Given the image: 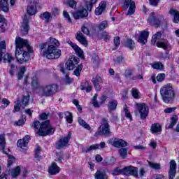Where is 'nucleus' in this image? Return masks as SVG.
Returning <instances> with one entry per match:
<instances>
[{"mask_svg": "<svg viewBox=\"0 0 179 179\" xmlns=\"http://www.w3.org/2000/svg\"><path fill=\"white\" fill-rule=\"evenodd\" d=\"M79 64V59L78 57L72 56L66 62V69L68 71H73L76 65Z\"/></svg>", "mask_w": 179, "mask_h": 179, "instance_id": "13", "label": "nucleus"}, {"mask_svg": "<svg viewBox=\"0 0 179 179\" xmlns=\"http://www.w3.org/2000/svg\"><path fill=\"white\" fill-rule=\"evenodd\" d=\"M131 94L134 99H138L139 97V92L136 88L131 90Z\"/></svg>", "mask_w": 179, "mask_h": 179, "instance_id": "59", "label": "nucleus"}, {"mask_svg": "<svg viewBox=\"0 0 179 179\" xmlns=\"http://www.w3.org/2000/svg\"><path fill=\"white\" fill-rule=\"evenodd\" d=\"M41 19L45 20V23H48L50 22V19H51V13L48 11H46L40 15Z\"/></svg>", "mask_w": 179, "mask_h": 179, "instance_id": "35", "label": "nucleus"}, {"mask_svg": "<svg viewBox=\"0 0 179 179\" xmlns=\"http://www.w3.org/2000/svg\"><path fill=\"white\" fill-rule=\"evenodd\" d=\"M169 13L172 15L174 16L173 17V23H178L179 22V12L173 8H171L169 10Z\"/></svg>", "mask_w": 179, "mask_h": 179, "instance_id": "29", "label": "nucleus"}, {"mask_svg": "<svg viewBox=\"0 0 179 179\" xmlns=\"http://www.w3.org/2000/svg\"><path fill=\"white\" fill-rule=\"evenodd\" d=\"M176 169H177V164L176 163V161L173 159L171 160L169 170L176 171Z\"/></svg>", "mask_w": 179, "mask_h": 179, "instance_id": "57", "label": "nucleus"}, {"mask_svg": "<svg viewBox=\"0 0 179 179\" xmlns=\"http://www.w3.org/2000/svg\"><path fill=\"white\" fill-rule=\"evenodd\" d=\"M48 44L47 43L39 45V48L43 57L48 59H57L61 57V50L57 49L59 47V41L55 38L50 37Z\"/></svg>", "mask_w": 179, "mask_h": 179, "instance_id": "2", "label": "nucleus"}, {"mask_svg": "<svg viewBox=\"0 0 179 179\" xmlns=\"http://www.w3.org/2000/svg\"><path fill=\"white\" fill-rule=\"evenodd\" d=\"M64 115L67 122H69V124H72L73 121V117L72 116V113H71L70 112H66L64 113Z\"/></svg>", "mask_w": 179, "mask_h": 179, "instance_id": "42", "label": "nucleus"}, {"mask_svg": "<svg viewBox=\"0 0 179 179\" xmlns=\"http://www.w3.org/2000/svg\"><path fill=\"white\" fill-rule=\"evenodd\" d=\"M150 131L152 134H157V132H162V126L159 123H155L152 124Z\"/></svg>", "mask_w": 179, "mask_h": 179, "instance_id": "31", "label": "nucleus"}, {"mask_svg": "<svg viewBox=\"0 0 179 179\" xmlns=\"http://www.w3.org/2000/svg\"><path fill=\"white\" fill-rule=\"evenodd\" d=\"M126 47L129 48V50H134V48L135 47V42H134L132 39H127L126 42Z\"/></svg>", "mask_w": 179, "mask_h": 179, "instance_id": "46", "label": "nucleus"}, {"mask_svg": "<svg viewBox=\"0 0 179 179\" xmlns=\"http://www.w3.org/2000/svg\"><path fill=\"white\" fill-rule=\"evenodd\" d=\"M163 31H157L155 34H154L151 40V44L153 45L157 44V47H158V48L167 50V48H169V45H170V43L167 39L162 38L163 37Z\"/></svg>", "mask_w": 179, "mask_h": 179, "instance_id": "5", "label": "nucleus"}, {"mask_svg": "<svg viewBox=\"0 0 179 179\" xmlns=\"http://www.w3.org/2000/svg\"><path fill=\"white\" fill-rule=\"evenodd\" d=\"M149 37V31H142L138 37V43L145 45L148 43V38Z\"/></svg>", "mask_w": 179, "mask_h": 179, "instance_id": "23", "label": "nucleus"}, {"mask_svg": "<svg viewBox=\"0 0 179 179\" xmlns=\"http://www.w3.org/2000/svg\"><path fill=\"white\" fill-rule=\"evenodd\" d=\"M106 1H101L99 3V6L95 9V15L97 16L100 15L101 13H103L106 10Z\"/></svg>", "mask_w": 179, "mask_h": 179, "instance_id": "25", "label": "nucleus"}, {"mask_svg": "<svg viewBox=\"0 0 179 179\" xmlns=\"http://www.w3.org/2000/svg\"><path fill=\"white\" fill-rule=\"evenodd\" d=\"M103 149V148H106V143L104 142H101L100 144H94L91 146H88L86 148H83L82 149L83 153H89L91 150H96V149Z\"/></svg>", "mask_w": 179, "mask_h": 179, "instance_id": "17", "label": "nucleus"}, {"mask_svg": "<svg viewBox=\"0 0 179 179\" xmlns=\"http://www.w3.org/2000/svg\"><path fill=\"white\" fill-rule=\"evenodd\" d=\"M9 160L8 161L7 167L8 169H10V166L15 163V157H13L12 155L8 156Z\"/></svg>", "mask_w": 179, "mask_h": 179, "instance_id": "54", "label": "nucleus"}, {"mask_svg": "<svg viewBox=\"0 0 179 179\" xmlns=\"http://www.w3.org/2000/svg\"><path fill=\"white\" fill-rule=\"evenodd\" d=\"M124 176H132L136 178L139 177V174L138 173V168L134 166H128L123 168Z\"/></svg>", "mask_w": 179, "mask_h": 179, "instance_id": "10", "label": "nucleus"}, {"mask_svg": "<svg viewBox=\"0 0 179 179\" xmlns=\"http://www.w3.org/2000/svg\"><path fill=\"white\" fill-rule=\"evenodd\" d=\"M48 171L49 174H50V176H55V174H58V173L61 171V169L59 168V166H58V165H57V163L53 162L48 168Z\"/></svg>", "mask_w": 179, "mask_h": 179, "instance_id": "20", "label": "nucleus"}, {"mask_svg": "<svg viewBox=\"0 0 179 179\" xmlns=\"http://www.w3.org/2000/svg\"><path fill=\"white\" fill-rule=\"evenodd\" d=\"M4 62H8V64H10L12 62V61H13L15 59H13V57H12V55L9 53H7L4 55L3 58Z\"/></svg>", "mask_w": 179, "mask_h": 179, "instance_id": "47", "label": "nucleus"}, {"mask_svg": "<svg viewBox=\"0 0 179 179\" xmlns=\"http://www.w3.org/2000/svg\"><path fill=\"white\" fill-rule=\"evenodd\" d=\"M30 142V136H25L23 139L19 140L17 143L18 148H20L21 152H26L27 150V145Z\"/></svg>", "mask_w": 179, "mask_h": 179, "instance_id": "14", "label": "nucleus"}, {"mask_svg": "<svg viewBox=\"0 0 179 179\" xmlns=\"http://www.w3.org/2000/svg\"><path fill=\"white\" fill-rule=\"evenodd\" d=\"M34 128L38 129V134L39 136H47V135H52L55 132V128L51 126L50 120H45L40 124L39 121H35L33 124Z\"/></svg>", "mask_w": 179, "mask_h": 179, "instance_id": "3", "label": "nucleus"}, {"mask_svg": "<svg viewBox=\"0 0 179 179\" xmlns=\"http://www.w3.org/2000/svg\"><path fill=\"white\" fill-rule=\"evenodd\" d=\"M82 69H83V65H78V66L74 70L73 75H75L77 77L80 76V72H82Z\"/></svg>", "mask_w": 179, "mask_h": 179, "instance_id": "43", "label": "nucleus"}, {"mask_svg": "<svg viewBox=\"0 0 179 179\" xmlns=\"http://www.w3.org/2000/svg\"><path fill=\"white\" fill-rule=\"evenodd\" d=\"M67 43L69 44V45H71V47H72V48L74 50L77 55L80 57V58H83V50H82V49H80L78 45L71 41H69Z\"/></svg>", "mask_w": 179, "mask_h": 179, "instance_id": "21", "label": "nucleus"}, {"mask_svg": "<svg viewBox=\"0 0 179 179\" xmlns=\"http://www.w3.org/2000/svg\"><path fill=\"white\" fill-rule=\"evenodd\" d=\"M63 15H64V17H65V19L67 20V22L69 23H72V19L71 18V16L69 15V13H68V11L64 10Z\"/></svg>", "mask_w": 179, "mask_h": 179, "instance_id": "53", "label": "nucleus"}, {"mask_svg": "<svg viewBox=\"0 0 179 179\" xmlns=\"http://www.w3.org/2000/svg\"><path fill=\"white\" fill-rule=\"evenodd\" d=\"M160 94L164 103L169 104V103L173 101L174 97H176V92H174L173 85L166 84L164 85L160 89Z\"/></svg>", "mask_w": 179, "mask_h": 179, "instance_id": "4", "label": "nucleus"}, {"mask_svg": "<svg viewBox=\"0 0 179 179\" xmlns=\"http://www.w3.org/2000/svg\"><path fill=\"white\" fill-rule=\"evenodd\" d=\"M20 33L22 36H26L29 34V19H27V14H25L23 17Z\"/></svg>", "mask_w": 179, "mask_h": 179, "instance_id": "15", "label": "nucleus"}, {"mask_svg": "<svg viewBox=\"0 0 179 179\" xmlns=\"http://www.w3.org/2000/svg\"><path fill=\"white\" fill-rule=\"evenodd\" d=\"M78 124H80V125H81V127H83L85 129H88V131L91 129L90 125H89V124L85 122V120H83V119L78 117Z\"/></svg>", "mask_w": 179, "mask_h": 179, "instance_id": "39", "label": "nucleus"}, {"mask_svg": "<svg viewBox=\"0 0 179 179\" xmlns=\"http://www.w3.org/2000/svg\"><path fill=\"white\" fill-rule=\"evenodd\" d=\"M127 141L122 139L115 138L112 143V145L115 148H124L127 146Z\"/></svg>", "mask_w": 179, "mask_h": 179, "instance_id": "24", "label": "nucleus"}, {"mask_svg": "<svg viewBox=\"0 0 179 179\" xmlns=\"http://www.w3.org/2000/svg\"><path fill=\"white\" fill-rule=\"evenodd\" d=\"M30 100V94H27V96H23L22 101H20V108H24L26 106H29V101Z\"/></svg>", "mask_w": 179, "mask_h": 179, "instance_id": "28", "label": "nucleus"}, {"mask_svg": "<svg viewBox=\"0 0 179 179\" xmlns=\"http://www.w3.org/2000/svg\"><path fill=\"white\" fill-rule=\"evenodd\" d=\"M176 173H177V171L169 170V179H173L176 177Z\"/></svg>", "mask_w": 179, "mask_h": 179, "instance_id": "63", "label": "nucleus"}, {"mask_svg": "<svg viewBox=\"0 0 179 179\" xmlns=\"http://www.w3.org/2000/svg\"><path fill=\"white\" fill-rule=\"evenodd\" d=\"M151 179H164V176L161 174H154L152 176Z\"/></svg>", "mask_w": 179, "mask_h": 179, "instance_id": "64", "label": "nucleus"}, {"mask_svg": "<svg viewBox=\"0 0 179 179\" xmlns=\"http://www.w3.org/2000/svg\"><path fill=\"white\" fill-rule=\"evenodd\" d=\"M37 6H40L39 0H29V5L27 6V13L31 16L37 13Z\"/></svg>", "mask_w": 179, "mask_h": 179, "instance_id": "9", "label": "nucleus"}, {"mask_svg": "<svg viewBox=\"0 0 179 179\" xmlns=\"http://www.w3.org/2000/svg\"><path fill=\"white\" fill-rule=\"evenodd\" d=\"M6 144L5 137H3V136H0V150H1L2 153L4 155H8V151L5 150Z\"/></svg>", "mask_w": 179, "mask_h": 179, "instance_id": "30", "label": "nucleus"}, {"mask_svg": "<svg viewBox=\"0 0 179 179\" xmlns=\"http://www.w3.org/2000/svg\"><path fill=\"white\" fill-rule=\"evenodd\" d=\"M41 92L42 96L45 97H52V96L58 92V85L56 84H50L42 86L41 87Z\"/></svg>", "mask_w": 179, "mask_h": 179, "instance_id": "6", "label": "nucleus"}, {"mask_svg": "<svg viewBox=\"0 0 179 179\" xmlns=\"http://www.w3.org/2000/svg\"><path fill=\"white\" fill-rule=\"evenodd\" d=\"M66 5H69L70 8H72L73 9L76 8V1L74 0H69L66 2Z\"/></svg>", "mask_w": 179, "mask_h": 179, "instance_id": "56", "label": "nucleus"}, {"mask_svg": "<svg viewBox=\"0 0 179 179\" xmlns=\"http://www.w3.org/2000/svg\"><path fill=\"white\" fill-rule=\"evenodd\" d=\"M111 134L110 131V124L106 118H103L101 125L99 127V131L94 134V136H99V135H106L108 136Z\"/></svg>", "mask_w": 179, "mask_h": 179, "instance_id": "7", "label": "nucleus"}, {"mask_svg": "<svg viewBox=\"0 0 179 179\" xmlns=\"http://www.w3.org/2000/svg\"><path fill=\"white\" fill-rule=\"evenodd\" d=\"M81 31L84 34H86V36L90 35V31L89 30V24H85L81 27Z\"/></svg>", "mask_w": 179, "mask_h": 179, "instance_id": "44", "label": "nucleus"}, {"mask_svg": "<svg viewBox=\"0 0 179 179\" xmlns=\"http://www.w3.org/2000/svg\"><path fill=\"white\" fill-rule=\"evenodd\" d=\"M76 38L80 43V44L85 45V47H87V40L86 39V36H85L81 31H78L76 33Z\"/></svg>", "mask_w": 179, "mask_h": 179, "instance_id": "22", "label": "nucleus"}, {"mask_svg": "<svg viewBox=\"0 0 179 179\" xmlns=\"http://www.w3.org/2000/svg\"><path fill=\"white\" fill-rule=\"evenodd\" d=\"M0 10H3V12H9L8 0H0Z\"/></svg>", "mask_w": 179, "mask_h": 179, "instance_id": "27", "label": "nucleus"}, {"mask_svg": "<svg viewBox=\"0 0 179 179\" xmlns=\"http://www.w3.org/2000/svg\"><path fill=\"white\" fill-rule=\"evenodd\" d=\"M111 174L113 176H120V174H124V168L122 169L117 167L113 171H112Z\"/></svg>", "mask_w": 179, "mask_h": 179, "instance_id": "45", "label": "nucleus"}, {"mask_svg": "<svg viewBox=\"0 0 179 179\" xmlns=\"http://www.w3.org/2000/svg\"><path fill=\"white\" fill-rule=\"evenodd\" d=\"M129 10L127 13V16H131L135 13V9L136 6L135 5V1H132V0H124V8L128 9Z\"/></svg>", "mask_w": 179, "mask_h": 179, "instance_id": "11", "label": "nucleus"}, {"mask_svg": "<svg viewBox=\"0 0 179 179\" xmlns=\"http://www.w3.org/2000/svg\"><path fill=\"white\" fill-rule=\"evenodd\" d=\"M178 121V116H177V115H173L171 118V124H169L168 128L169 129L173 128L177 124Z\"/></svg>", "mask_w": 179, "mask_h": 179, "instance_id": "40", "label": "nucleus"}, {"mask_svg": "<svg viewBox=\"0 0 179 179\" xmlns=\"http://www.w3.org/2000/svg\"><path fill=\"white\" fill-rule=\"evenodd\" d=\"M148 20L152 26H155V27H159L160 26V18L159 17H156V13H155V12L150 13Z\"/></svg>", "mask_w": 179, "mask_h": 179, "instance_id": "16", "label": "nucleus"}, {"mask_svg": "<svg viewBox=\"0 0 179 179\" xmlns=\"http://www.w3.org/2000/svg\"><path fill=\"white\" fill-rule=\"evenodd\" d=\"M20 166H17L12 169L10 173L11 177H13V178H16V177H17L19 174H20Z\"/></svg>", "mask_w": 179, "mask_h": 179, "instance_id": "38", "label": "nucleus"}, {"mask_svg": "<svg viewBox=\"0 0 179 179\" xmlns=\"http://www.w3.org/2000/svg\"><path fill=\"white\" fill-rule=\"evenodd\" d=\"M50 115V113H41L39 117L41 118V120H48V116Z\"/></svg>", "mask_w": 179, "mask_h": 179, "instance_id": "62", "label": "nucleus"}, {"mask_svg": "<svg viewBox=\"0 0 179 179\" xmlns=\"http://www.w3.org/2000/svg\"><path fill=\"white\" fill-rule=\"evenodd\" d=\"M17 69V67L15 64H10V76H13L15 75V70Z\"/></svg>", "mask_w": 179, "mask_h": 179, "instance_id": "55", "label": "nucleus"}, {"mask_svg": "<svg viewBox=\"0 0 179 179\" xmlns=\"http://www.w3.org/2000/svg\"><path fill=\"white\" fill-rule=\"evenodd\" d=\"M119 153L122 159H125L128 153V150L127 148H122L119 150Z\"/></svg>", "mask_w": 179, "mask_h": 179, "instance_id": "50", "label": "nucleus"}, {"mask_svg": "<svg viewBox=\"0 0 179 179\" xmlns=\"http://www.w3.org/2000/svg\"><path fill=\"white\" fill-rule=\"evenodd\" d=\"M25 71H26V67L22 66L20 68V71L18 72V74H17V78L19 80H20L21 79H23V76H24Z\"/></svg>", "mask_w": 179, "mask_h": 179, "instance_id": "49", "label": "nucleus"}, {"mask_svg": "<svg viewBox=\"0 0 179 179\" xmlns=\"http://www.w3.org/2000/svg\"><path fill=\"white\" fill-rule=\"evenodd\" d=\"M71 13L74 19H76V20L83 19V17H86L87 16L89 15V13H87V10L86 9L80 10Z\"/></svg>", "mask_w": 179, "mask_h": 179, "instance_id": "19", "label": "nucleus"}, {"mask_svg": "<svg viewBox=\"0 0 179 179\" xmlns=\"http://www.w3.org/2000/svg\"><path fill=\"white\" fill-rule=\"evenodd\" d=\"M137 111H138L141 120H146L149 114V107L145 103H136Z\"/></svg>", "mask_w": 179, "mask_h": 179, "instance_id": "8", "label": "nucleus"}, {"mask_svg": "<svg viewBox=\"0 0 179 179\" xmlns=\"http://www.w3.org/2000/svg\"><path fill=\"white\" fill-rule=\"evenodd\" d=\"M15 58L17 61L20 62V64L27 62V61L30 59V54H29V52L31 54L34 52L33 48L29 44V41L18 36L15 38ZM24 48H27L29 52H26Z\"/></svg>", "mask_w": 179, "mask_h": 179, "instance_id": "1", "label": "nucleus"}, {"mask_svg": "<svg viewBox=\"0 0 179 179\" xmlns=\"http://www.w3.org/2000/svg\"><path fill=\"white\" fill-rule=\"evenodd\" d=\"M117 104L116 100H111L109 101L108 107L110 113L117 110Z\"/></svg>", "mask_w": 179, "mask_h": 179, "instance_id": "36", "label": "nucleus"}, {"mask_svg": "<svg viewBox=\"0 0 179 179\" xmlns=\"http://www.w3.org/2000/svg\"><path fill=\"white\" fill-rule=\"evenodd\" d=\"M41 153V148L37 147L35 150V162L36 163H38V162H40L41 159H43V157L40 155Z\"/></svg>", "mask_w": 179, "mask_h": 179, "instance_id": "34", "label": "nucleus"}, {"mask_svg": "<svg viewBox=\"0 0 179 179\" xmlns=\"http://www.w3.org/2000/svg\"><path fill=\"white\" fill-rule=\"evenodd\" d=\"M95 179H108V176L106 173V171H97L94 174Z\"/></svg>", "mask_w": 179, "mask_h": 179, "instance_id": "26", "label": "nucleus"}, {"mask_svg": "<svg viewBox=\"0 0 179 179\" xmlns=\"http://www.w3.org/2000/svg\"><path fill=\"white\" fill-rule=\"evenodd\" d=\"M96 29H98L99 31H101V30H104L108 27V22L107 21H103L99 24L95 26Z\"/></svg>", "mask_w": 179, "mask_h": 179, "instance_id": "37", "label": "nucleus"}, {"mask_svg": "<svg viewBox=\"0 0 179 179\" xmlns=\"http://www.w3.org/2000/svg\"><path fill=\"white\" fill-rule=\"evenodd\" d=\"M152 68L154 69H159V70H162V69H164V65H163V64H162V62H158L155 64H153L152 65Z\"/></svg>", "mask_w": 179, "mask_h": 179, "instance_id": "51", "label": "nucleus"}, {"mask_svg": "<svg viewBox=\"0 0 179 179\" xmlns=\"http://www.w3.org/2000/svg\"><path fill=\"white\" fill-rule=\"evenodd\" d=\"M6 52V43L3 41L0 43V62L2 61V55Z\"/></svg>", "mask_w": 179, "mask_h": 179, "instance_id": "32", "label": "nucleus"}, {"mask_svg": "<svg viewBox=\"0 0 179 179\" xmlns=\"http://www.w3.org/2000/svg\"><path fill=\"white\" fill-rule=\"evenodd\" d=\"M123 110L125 113V117L127 118H129L130 121H132V115H131V113L129 112V110H128V106L127 105H124Z\"/></svg>", "mask_w": 179, "mask_h": 179, "instance_id": "48", "label": "nucleus"}, {"mask_svg": "<svg viewBox=\"0 0 179 179\" xmlns=\"http://www.w3.org/2000/svg\"><path fill=\"white\" fill-rule=\"evenodd\" d=\"M72 138V133L69 132L67 136L63 138H60L59 141L56 143L57 149H62V148H65L68 143H69L70 139Z\"/></svg>", "mask_w": 179, "mask_h": 179, "instance_id": "12", "label": "nucleus"}, {"mask_svg": "<svg viewBox=\"0 0 179 179\" xmlns=\"http://www.w3.org/2000/svg\"><path fill=\"white\" fill-rule=\"evenodd\" d=\"M92 82L94 89H96L97 92H100V90H101V85H100V83H103V78H101L100 76H96L92 79Z\"/></svg>", "mask_w": 179, "mask_h": 179, "instance_id": "18", "label": "nucleus"}, {"mask_svg": "<svg viewBox=\"0 0 179 179\" xmlns=\"http://www.w3.org/2000/svg\"><path fill=\"white\" fill-rule=\"evenodd\" d=\"M148 166L150 167V169H152L153 170H160L161 165L160 164L157 163H153L150 161H148Z\"/></svg>", "mask_w": 179, "mask_h": 179, "instance_id": "41", "label": "nucleus"}, {"mask_svg": "<svg viewBox=\"0 0 179 179\" xmlns=\"http://www.w3.org/2000/svg\"><path fill=\"white\" fill-rule=\"evenodd\" d=\"M92 104L94 106V107H100V106H101V103H99V102H97V94L93 96Z\"/></svg>", "mask_w": 179, "mask_h": 179, "instance_id": "52", "label": "nucleus"}, {"mask_svg": "<svg viewBox=\"0 0 179 179\" xmlns=\"http://www.w3.org/2000/svg\"><path fill=\"white\" fill-rule=\"evenodd\" d=\"M64 154L63 152H57V162H59V163H62V161L65 160V159H64Z\"/></svg>", "mask_w": 179, "mask_h": 179, "instance_id": "58", "label": "nucleus"}, {"mask_svg": "<svg viewBox=\"0 0 179 179\" xmlns=\"http://www.w3.org/2000/svg\"><path fill=\"white\" fill-rule=\"evenodd\" d=\"M165 78H166V74L160 73V74H158V76H157V82H163Z\"/></svg>", "mask_w": 179, "mask_h": 179, "instance_id": "60", "label": "nucleus"}, {"mask_svg": "<svg viewBox=\"0 0 179 179\" xmlns=\"http://www.w3.org/2000/svg\"><path fill=\"white\" fill-rule=\"evenodd\" d=\"M6 26H8L6 20H5L3 15H0V28L1 29V33H5V27H6Z\"/></svg>", "mask_w": 179, "mask_h": 179, "instance_id": "33", "label": "nucleus"}, {"mask_svg": "<svg viewBox=\"0 0 179 179\" xmlns=\"http://www.w3.org/2000/svg\"><path fill=\"white\" fill-rule=\"evenodd\" d=\"M101 38L102 40H104L105 41H107L108 40H110V36L108 35V33L103 32L101 35Z\"/></svg>", "mask_w": 179, "mask_h": 179, "instance_id": "61", "label": "nucleus"}]
</instances>
